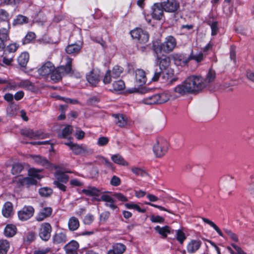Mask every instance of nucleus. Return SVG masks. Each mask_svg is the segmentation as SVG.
I'll return each mask as SVG.
<instances>
[{
	"mask_svg": "<svg viewBox=\"0 0 254 254\" xmlns=\"http://www.w3.org/2000/svg\"><path fill=\"white\" fill-rule=\"evenodd\" d=\"M207 85L202 76L191 75L173 88V96L177 98L188 94H195L201 92Z\"/></svg>",
	"mask_w": 254,
	"mask_h": 254,
	"instance_id": "1",
	"label": "nucleus"
},
{
	"mask_svg": "<svg viewBox=\"0 0 254 254\" xmlns=\"http://www.w3.org/2000/svg\"><path fill=\"white\" fill-rule=\"evenodd\" d=\"M66 64L62 65L52 70L51 73V78L55 82H57L62 79V77L69 73L71 71L72 59L67 57L65 59Z\"/></svg>",
	"mask_w": 254,
	"mask_h": 254,
	"instance_id": "2",
	"label": "nucleus"
},
{
	"mask_svg": "<svg viewBox=\"0 0 254 254\" xmlns=\"http://www.w3.org/2000/svg\"><path fill=\"white\" fill-rule=\"evenodd\" d=\"M176 46V39L172 36H169L161 44H153V50L157 55L161 52L169 54L173 51Z\"/></svg>",
	"mask_w": 254,
	"mask_h": 254,
	"instance_id": "3",
	"label": "nucleus"
},
{
	"mask_svg": "<svg viewBox=\"0 0 254 254\" xmlns=\"http://www.w3.org/2000/svg\"><path fill=\"white\" fill-rule=\"evenodd\" d=\"M169 143L164 139H160L154 145L153 150L156 156L161 157L164 156L168 151Z\"/></svg>",
	"mask_w": 254,
	"mask_h": 254,
	"instance_id": "4",
	"label": "nucleus"
},
{
	"mask_svg": "<svg viewBox=\"0 0 254 254\" xmlns=\"http://www.w3.org/2000/svg\"><path fill=\"white\" fill-rule=\"evenodd\" d=\"M130 34L133 39H136L141 44L147 43L149 40V36L148 32L141 28H136L131 31Z\"/></svg>",
	"mask_w": 254,
	"mask_h": 254,
	"instance_id": "5",
	"label": "nucleus"
},
{
	"mask_svg": "<svg viewBox=\"0 0 254 254\" xmlns=\"http://www.w3.org/2000/svg\"><path fill=\"white\" fill-rule=\"evenodd\" d=\"M52 228L49 223H43L39 228L38 235L39 237L44 241H48L51 235Z\"/></svg>",
	"mask_w": 254,
	"mask_h": 254,
	"instance_id": "6",
	"label": "nucleus"
},
{
	"mask_svg": "<svg viewBox=\"0 0 254 254\" xmlns=\"http://www.w3.org/2000/svg\"><path fill=\"white\" fill-rule=\"evenodd\" d=\"M64 144L68 146L73 154L76 155H85L90 152V150L83 144L79 145L70 141L65 142Z\"/></svg>",
	"mask_w": 254,
	"mask_h": 254,
	"instance_id": "7",
	"label": "nucleus"
},
{
	"mask_svg": "<svg viewBox=\"0 0 254 254\" xmlns=\"http://www.w3.org/2000/svg\"><path fill=\"white\" fill-rule=\"evenodd\" d=\"M34 212L35 209L32 206H24L18 211V218L21 221H26L33 216Z\"/></svg>",
	"mask_w": 254,
	"mask_h": 254,
	"instance_id": "8",
	"label": "nucleus"
},
{
	"mask_svg": "<svg viewBox=\"0 0 254 254\" xmlns=\"http://www.w3.org/2000/svg\"><path fill=\"white\" fill-rule=\"evenodd\" d=\"M152 17L156 20H160L164 17L163 6L161 2L155 3L151 8Z\"/></svg>",
	"mask_w": 254,
	"mask_h": 254,
	"instance_id": "9",
	"label": "nucleus"
},
{
	"mask_svg": "<svg viewBox=\"0 0 254 254\" xmlns=\"http://www.w3.org/2000/svg\"><path fill=\"white\" fill-rule=\"evenodd\" d=\"M161 3L164 11L168 12H175L180 7V3L177 0H166Z\"/></svg>",
	"mask_w": 254,
	"mask_h": 254,
	"instance_id": "10",
	"label": "nucleus"
},
{
	"mask_svg": "<svg viewBox=\"0 0 254 254\" xmlns=\"http://www.w3.org/2000/svg\"><path fill=\"white\" fill-rule=\"evenodd\" d=\"M21 134L31 139H42L44 138V134L40 131H36L34 132L32 129L25 128L20 130Z\"/></svg>",
	"mask_w": 254,
	"mask_h": 254,
	"instance_id": "11",
	"label": "nucleus"
},
{
	"mask_svg": "<svg viewBox=\"0 0 254 254\" xmlns=\"http://www.w3.org/2000/svg\"><path fill=\"white\" fill-rule=\"evenodd\" d=\"M41 206L42 208L40 210L36 217V220L39 222L42 221L46 218L50 217L53 211L51 207H44L43 203L41 204Z\"/></svg>",
	"mask_w": 254,
	"mask_h": 254,
	"instance_id": "12",
	"label": "nucleus"
},
{
	"mask_svg": "<svg viewBox=\"0 0 254 254\" xmlns=\"http://www.w3.org/2000/svg\"><path fill=\"white\" fill-rule=\"evenodd\" d=\"M54 69L55 66L51 62H47L38 69L37 71L40 76H46L51 74Z\"/></svg>",
	"mask_w": 254,
	"mask_h": 254,
	"instance_id": "13",
	"label": "nucleus"
},
{
	"mask_svg": "<svg viewBox=\"0 0 254 254\" xmlns=\"http://www.w3.org/2000/svg\"><path fill=\"white\" fill-rule=\"evenodd\" d=\"M9 40V27L8 28L0 29V51H3L5 48L6 43Z\"/></svg>",
	"mask_w": 254,
	"mask_h": 254,
	"instance_id": "14",
	"label": "nucleus"
},
{
	"mask_svg": "<svg viewBox=\"0 0 254 254\" xmlns=\"http://www.w3.org/2000/svg\"><path fill=\"white\" fill-rule=\"evenodd\" d=\"M79 247V245L77 241L72 240L66 244L63 249L65 251V254H78L77 250Z\"/></svg>",
	"mask_w": 254,
	"mask_h": 254,
	"instance_id": "15",
	"label": "nucleus"
},
{
	"mask_svg": "<svg viewBox=\"0 0 254 254\" xmlns=\"http://www.w3.org/2000/svg\"><path fill=\"white\" fill-rule=\"evenodd\" d=\"M202 242L199 240H191L187 245V251L189 254H194L200 248Z\"/></svg>",
	"mask_w": 254,
	"mask_h": 254,
	"instance_id": "16",
	"label": "nucleus"
},
{
	"mask_svg": "<svg viewBox=\"0 0 254 254\" xmlns=\"http://www.w3.org/2000/svg\"><path fill=\"white\" fill-rule=\"evenodd\" d=\"M1 212L5 218H10L14 214L13 206L10 201L5 202L2 208Z\"/></svg>",
	"mask_w": 254,
	"mask_h": 254,
	"instance_id": "17",
	"label": "nucleus"
},
{
	"mask_svg": "<svg viewBox=\"0 0 254 254\" xmlns=\"http://www.w3.org/2000/svg\"><path fill=\"white\" fill-rule=\"evenodd\" d=\"M86 79L91 85L96 86L100 81L99 74L97 71L92 70L86 75Z\"/></svg>",
	"mask_w": 254,
	"mask_h": 254,
	"instance_id": "18",
	"label": "nucleus"
},
{
	"mask_svg": "<svg viewBox=\"0 0 254 254\" xmlns=\"http://www.w3.org/2000/svg\"><path fill=\"white\" fill-rule=\"evenodd\" d=\"M114 122L118 127H126L127 124V118L123 114H114Z\"/></svg>",
	"mask_w": 254,
	"mask_h": 254,
	"instance_id": "19",
	"label": "nucleus"
},
{
	"mask_svg": "<svg viewBox=\"0 0 254 254\" xmlns=\"http://www.w3.org/2000/svg\"><path fill=\"white\" fill-rule=\"evenodd\" d=\"M136 82L141 86L144 84L146 82V77L145 71L141 69H137L135 70Z\"/></svg>",
	"mask_w": 254,
	"mask_h": 254,
	"instance_id": "20",
	"label": "nucleus"
},
{
	"mask_svg": "<svg viewBox=\"0 0 254 254\" xmlns=\"http://www.w3.org/2000/svg\"><path fill=\"white\" fill-rule=\"evenodd\" d=\"M32 158L38 165H41L46 168H50L51 164L46 158L40 155H31Z\"/></svg>",
	"mask_w": 254,
	"mask_h": 254,
	"instance_id": "21",
	"label": "nucleus"
},
{
	"mask_svg": "<svg viewBox=\"0 0 254 254\" xmlns=\"http://www.w3.org/2000/svg\"><path fill=\"white\" fill-rule=\"evenodd\" d=\"M101 200L106 202L105 204L106 206L109 207L113 210L118 208L117 206L115 204V200L110 196L107 194L102 195Z\"/></svg>",
	"mask_w": 254,
	"mask_h": 254,
	"instance_id": "22",
	"label": "nucleus"
},
{
	"mask_svg": "<svg viewBox=\"0 0 254 254\" xmlns=\"http://www.w3.org/2000/svg\"><path fill=\"white\" fill-rule=\"evenodd\" d=\"M52 240L55 244L65 243L67 241V236L64 232L56 233L53 236Z\"/></svg>",
	"mask_w": 254,
	"mask_h": 254,
	"instance_id": "23",
	"label": "nucleus"
},
{
	"mask_svg": "<svg viewBox=\"0 0 254 254\" xmlns=\"http://www.w3.org/2000/svg\"><path fill=\"white\" fill-rule=\"evenodd\" d=\"M81 48V44H71L67 46L65 50L68 54L75 55L79 53Z\"/></svg>",
	"mask_w": 254,
	"mask_h": 254,
	"instance_id": "24",
	"label": "nucleus"
},
{
	"mask_svg": "<svg viewBox=\"0 0 254 254\" xmlns=\"http://www.w3.org/2000/svg\"><path fill=\"white\" fill-rule=\"evenodd\" d=\"M17 232V228L15 225L13 224H7L4 230V234L6 237H12L14 236Z\"/></svg>",
	"mask_w": 254,
	"mask_h": 254,
	"instance_id": "25",
	"label": "nucleus"
},
{
	"mask_svg": "<svg viewBox=\"0 0 254 254\" xmlns=\"http://www.w3.org/2000/svg\"><path fill=\"white\" fill-rule=\"evenodd\" d=\"M79 221L76 217L72 216L69 219L68 227L70 231H74L76 230L79 228Z\"/></svg>",
	"mask_w": 254,
	"mask_h": 254,
	"instance_id": "26",
	"label": "nucleus"
},
{
	"mask_svg": "<svg viewBox=\"0 0 254 254\" xmlns=\"http://www.w3.org/2000/svg\"><path fill=\"white\" fill-rule=\"evenodd\" d=\"M157 62H159V69L163 70L166 69L170 65V60L168 57L159 58L157 57Z\"/></svg>",
	"mask_w": 254,
	"mask_h": 254,
	"instance_id": "27",
	"label": "nucleus"
},
{
	"mask_svg": "<svg viewBox=\"0 0 254 254\" xmlns=\"http://www.w3.org/2000/svg\"><path fill=\"white\" fill-rule=\"evenodd\" d=\"M158 104H163L167 102L170 98V94L169 91H166L160 93L156 94Z\"/></svg>",
	"mask_w": 254,
	"mask_h": 254,
	"instance_id": "28",
	"label": "nucleus"
},
{
	"mask_svg": "<svg viewBox=\"0 0 254 254\" xmlns=\"http://www.w3.org/2000/svg\"><path fill=\"white\" fill-rule=\"evenodd\" d=\"M55 176L56 177V180L54 181H58L64 184H66L68 182L69 178L67 175L60 171H56Z\"/></svg>",
	"mask_w": 254,
	"mask_h": 254,
	"instance_id": "29",
	"label": "nucleus"
},
{
	"mask_svg": "<svg viewBox=\"0 0 254 254\" xmlns=\"http://www.w3.org/2000/svg\"><path fill=\"white\" fill-rule=\"evenodd\" d=\"M29 60V54L27 52L22 53L17 59V62L21 67H25Z\"/></svg>",
	"mask_w": 254,
	"mask_h": 254,
	"instance_id": "30",
	"label": "nucleus"
},
{
	"mask_svg": "<svg viewBox=\"0 0 254 254\" xmlns=\"http://www.w3.org/2000/svg\"><path fill=\"white\" fill-rule=\"evenodd\" d=\"M111 159L112 160L117 164L122 166H128V165L127 162L124 158L119 154L112 155Z\"/></svg>",
	"mask_w": 254,
	"mask_h": 254,
	"instance_id": "31",
	"label": "nucleus"
},
{
	"mask_svg": "<svg viewBox=\"0 0 254 254\" xmlns=\"http://www.w3.org/2000/svg\"><path fill=\"white\" fill-rule=\"evenodd\" d=\"M154 229L163 238L167 237V235L170 233V227L168 226H165L163 227L157 226L154 228Z\"/></svg>",
	"mask_w": 254,
	"mask_h": 254,
	"instance_id": "32",
	"label": "nucleus"
},
{
	"mask_svg": "<svg viewBox=\"0 0 254 254\" xmlns=\"http://www.w3.org/2000/svg\"><path fill=\"white\" fill-rule=\"evenodd\" d=\"M20 184L23 186L29 187L30 186L36 185L37 183L36 180L31 177L23 178L19 181Z\"/></svg>",
	"mask_w": 254,
	"mask_h": 254,
	"instance_id": "33",
	"label": "nucleus"
},
{
	"mask_svg": "<svg viewBox=\"0 0 254 254\" xmlns=\"http://www.w3.org/2000/svg\"><path fill=\"white\" fill-rule=\"evenodd\" d=\"M72 131V127L67 125L62 130L61 133L58 134V137L60 138H67L71 133Z\"/></svg>",
	"mask_w": 254,
	"mask_h": 254,
	"instance_id": "34",
	"label": "nucleus"
},
{
	"mask_svg": "<svg viewBox=\"0 0 254 254\" xmlns=\"http://www.w3.org/2000/svg\"><path fill=\"white\" fill-rule=\"evenodd\" d=\"M10 244L6 240H0V254H7Z\"/></svg>",
	"mask_w": 254,
	"mask_h": 254,
	"instance_id": "35",
	"label": "nucleus"
},
{
	"mask_svg": "<svg viewBox=\"0 0 254 254\" xmlns=\"http://www.w3.org/2000/svg\"><path fill=\"white\" fill-rule=\"evenodd\" d=\"M126 250V247L122 243H116L113 246L112 250L116 254H123Z\"/></svg>",
	"mask_w": 254,
	"mask_h": 254,
	"instance_id": "36",
	"label": "nucleus"
},
{
	"mask_svg": "<svg viewBox=\"0 0 254 254\" xmlns=\"http://www.w3.org/2000/svg\"><path fill=\"white\" fill-rule=\"evenodd\" d=\"M28 22V18L22 15H18L16 18L14 20L13 25H22L24 23Z\"/></svg>",
	"mask_w": 254,
	"mask_h": 254,
	"instance_id": "37",
	"label": "nucleus"
},
{
	"mask_svg": "<svg viewBox=\"0 0 254 254\" xmlns=\"http://www.w3.org/2000/svg\"><path fill=\"white\" fill-rule=\"evenodd\" d=\"M111 71L112 77L116 78L120 76L123 71V68L119 65H115Z\"/></svg>",
	"mask_w": 254,
	"mask_h": 254,
	"instance_id": "38",
	"label": "nucleus"
},
{
	"mask_svg": "<svg viewBox=\"0 0 254 254\" xmlns=\"http://www.w3.org/2000/svg\"><path fill=\"white\" fill-rule=\"evenodd\" d=\"M203 59V55L202 53H200L198 54L193 55L191 54L187 59L185 60V63L187 64L190 60H194L197 63L201 62Z\"/></svg>",
	"mask_w": 254,
	"mask_h": 254,
	"instance_id": "39",
	"label": "nucleus"
},
{
	"mask_svg": "<svg viewBox=\"0 0 254 254\" xmlns=\"http://www.w3.org/2000/svg\"><path fill=\"white\" fill-rule=\"evenodd\" d=\"M202 219L204 222L209 224L211 227L213 228L220 236L223 237V234L222 233V231L213 222L206 218H202Z\"/></svg>",
	"mask_w": 254,
	"mask_h": 254,
	"instance_id": "40",
	"label": "nucleus"
},
{
	"mask_svg": "<svg viewBox=\"0 0 254 254\" xmlns=\"http://www.w3.org/2000/svg\"><path fill=\"white\" fill-rule=\"evenodd\" d=\"M20 85L21 87L30 91L34 90L33 84L28 80H22L20 83Z\"/></svg>",
	"mask_w": 254,
	"mask_h": 254,
	"instance_id": "41",
	"label": "nucleus"
},
{
	"mask_svg": "<svg viewBox=\"0 0 254 254\" xmlns=\"http://www.w3.org/2000/svg\"><path fill=\"white\" fill-rule=\"evenodd\" d=\"M142 102L145 104L147 105L158 104V101L156 94L144 98L142 100Z\"/></svg>",
	"mask_w": 254,
	"mask_h": 254,
	"instance_id": "42",
	"label": "nucleus"
},
{
	"mask_svg": "<svg viewBox=\"0 0 254 254\" xmlns=\"http://www.w3.org/2000/svg\"><path fill=\"white\" fill-rule=\"evenodd\" d=\"M36 37L35 34L32 32H29L26 35L22 40L23 45H26L30 43L32 40H34Z\"/></svg>",
	"mask_w": 254,
	"mask_h": 254,
	"instance_id": "43",
	"label": "nucleus"
},
{
	"mask_svg": "<svg viewBox=\"0 0 254 254\" xmlns=\"http://www.w3.org/2000/svg\"><path fill=\"white\" fill-rule=\"evenodd\" d=\"M125 87V84L124 82L122 80H118L115 81L113 83V90L115 91H121L124 89Z\"/></svg>",
	"mask_w": 254,
	"mask_h": 254,
	"instance_id": "44",
	"label": "nucleus"
},
{
	"mask_svg": "<svg viewBox=\"0 0 254 254\" xmlns=\"http://www.w3.org/2000/svg\"><path fill=\"white\" fill-rule=\"evenodd\" d=\"M41 172V170L36 169L35 168H30L28 170V175L31 178L40 179L42 177L39 174V173Z\"/></svg>",
	"mask_w": 254,
	"mask_h": 254,
	"instance_id": "45",
	"label": "nucleus"
},
{
	"mask_svg": "<svg viewBox=\"0 0 254 254\" xmlns=\"http://www.w3.org/2000/svg\"><path fill=\"white\" fill-rule=\"evenodd\" d=\"M24 169L23 166L20 163L14 164L11 169V173L16 175L19 174Z\"/></svg>",
	"mask_w": 254,
	"mask_h": 254,
	"instance_id": "46",
	"label": "nucleus"
},
{
	"mask_svg": "<svg viewBox=\"0 0 254 254\" xmlns=\"http://www.w3.org/2000/svg\"><path fill=\"white\" fill-rule=\"evenodd\" d=\"M82 192L88 196L98 195L99 193L98 190L94 187L88 189H83Z\"/></svg>",
	"mask_w": 254,
	"mask_h": 254,
	"instance_id": "47",
	"label": "nucleus"
},
{
	"mask_svg": "<svg viewBox=\"0 0 254 254\" xmlns=\"http://www.w3.org/2000/svg\"><path fill=\"white\" fill-rule=\"evenodd\" d=\"M208 24L210 26L211 29V35L212 36H215L217 35L218 32V22L216 21L210 23L209 21L208 22Z\"/></svg>",
	"mask_w": 254,
	"mask_h": 254,
	"instance_id": "48",
	"label": "nucleus"
},
{
	"mask_svg": "<svg viewBox=\"0 0 254 254\" xmlns=\"http://www.w3.org/2000/svg\"><path fill=\"white\" fill-rule=\"evenodd\" d=\"M176 238L179 243L182 244L186 239V236L182 230H178L176 233Z\"/></svg>",
	"mask_w": 254,
	"mask_h": 254,
	"instance_id": "49",
	"label": "nucleus"
},
{
	"mask_svg": "<svg viewBox=\"0 0 254 254\" xmlns=\"http://www.w3.org/2000/svg\"><path fill=\"white\" fill-rule=\"evenodd\" d=\"M52 192V190L48 188H41L39 190V193L42 196H49Z\"/></svg>",
	"mask_w": 254,
	"mask_h": 254,
	"instance_id": "50",
	"label": "nucleus"
},
{
	"mask_svg": "<svg viewBox=\"0 0 254 254\" xmlns=\"http://www.w3.org/2000/svg\"><path fill=\"white\" fill-rule=\"evenodd\" d=\"M216 73L214 70L210 69L207 74L206 79L205 80L206 83H210L213 81L215 78Z\"/></svg>",
	"mask_w": 254,
	"mask_h": 254,
	"instance_id": "51",
	"label": "nucleus"
},
{
	"mask_svg": "<svg viewBox=\"0 0 254 254\" xmlns=\"http://www.w3.org/2000/svg\"><path fill=\"white\" fill-rule=\"evenodd\" d=\"M131 171L134 174L138 176L143 177L147 175L145 171L139 168L133 167L131 169Z\"/></svg>",
	"mask_w": 254,
	"mask_h": 254,
	"instance_id": "52",
	"label": "nucleus"
},
{
	"mask_svg": "<svg viewBox=\"0 0 254 254\" xmlns=\"http://www.w3.org/2000/svg\"><path fill=\"white\" fill-rule=\"evenodd\" d=\"M7 114L9 116H14L17 114L16 107L13 105H10L6 109Z\"/></svg>",
	"mask_w": 254,
	"mask_h": 254,
	"instance_id": "53",
	"label": "nucleus"
},
{
	"mask_svg": "<svg viewBox=\"0 0 254 254\" xmlns=\"http://www.w3.org/2000/svg\"><path fill=\"white\" fill-rule=\"evenodd\" d=\"M19 47V45L16 43H12L9 44L6 48L5 52L7 51L8 53H14L16 51Z\"/></svg>",
	"mask_w": 254,
	"mask_h": 254,
	"instance_id": "54",
	"label": "nucleus"
},
{
	"mask_svg": "<svg viewBox=\"0 0 254 254\" xmlns=\"http://www.w3.org/2000/svg\"><path fill=\"white\" fill-rule=\"evenodd\" d=\"M121 180L120 178L116 176H113L111 179L110 184L114 187H117L121 185Z\"/></svg>",
	"mask_w": 254,
	"mask_h": 254,
	"instance_id": "55",
	"label": "nucleus"
},
{
	"mask_svg": "<svg viewBox=\"0 0 254 254\" xmlns=\"http://www.w3.org/2000/svg\"><path fill=\"white\" fill-rule=\"evenodd\" d=\"M94 220V216L91 214H88L85 216L83 219V223L85 225H89L93 222Z\"/></svg>",
	"mask_w": 254,
	"mask_h": 254,
	"instance_id": "56",
	"label": "nucleus"
},
{
	"mask_svg": "<svg viewBox=\"0 0 254 254\" xmlns=\"http://www.w3.org/2000/svg\"><path fill=\"white\" fill-rule=\"evenodd\" d=\"M112 77L111 71L110 70H107L103 78L104 83L105 84L110 83L112 81Z\"/></svg>",
	"mask_w": 254,
	"mask_h": 254,
	"instance_id": "57",
	"label": "nucleus"
},
{
	"mask_svg": "<svg viewBox=\"0 0 254 254\" xmlns=\"http://www.w3.org/2000/svg\"><path fill=\"white\" fill-rule=\"evenodd\" d=\"M53 184L55 187L59 189L63 192H65L66 190V187L64 185V183H60L58 181H54Z\"/></svg>",
	"mask_w": 254,
	"mask_h": 254,
	"instance_id": "58",
	"label": "nucleus"
},
{
	"mask_svg": "<svg viewBox=\"0 0 254 254\" xmlns=\"http://www.w3.org/2000/svg\"><path fill=\"white\" fill-rule=\"evenodd\" d=\"M109 142V139L107 137H100L98 139L97 144L99 146H103L107 145Z\"/></svg>",
	"mask_w": 254,
	"mask_h": 254,
	"instance_id": "59",
	"label": "nucleus"
},
{
	"mask_svg": "<svg viewBox=\"0 0 254 254\" xmlns=\"http://www.w3.org/2000/svg\"><path fill=\"white\" fill-rule=\"evenodd\" d=\"M51 251V249L50 248H46L45 249H39L34 251V254H47Z\"/></svg>",
	"mask_w": 254,
	"mask_h": 254,
	"instance_id": "60",
	"label": "nucleus"
},
{
	"mask_svg": "<svg viewBox=\"0 0 254 254\" xmlns=\"http://www.w3.org/2000/svg\"><path fill=\"white\" fill-rule=\"evenodd\" d=\"M9 14L8 12L2 9H0V20L1 21H6L8 19Z\"/></svg>",
	"mask_w": 254,
	"mask_h": 254,
	"instance_id": "61",
	"label": "nucleus"
},
{
	"mask_svg": "<svg viewBox=\"0 0 254 254\" xmlns=\"http://www.w3.org/2000/svg\"><path fill=\"white\" fill-rule=\"evenodd\" d=\"M150 220L154 223H163L164 221V218L160 216H151Z\"/></svg>",
	"mask_w": 254,
	"mask_h": 254,
	"instance_id": "62",
	"label": "nucleus"
},
{
	"mask_svg": "<svg viewBox=\"0 0 254 254\" xmlns=\"http://www.w3.org/2000/svg\"><path fill=\"white\" fill-rule=\"evenodd\" d=\"M162 73V70L160 69H156L154 71V75L152 78V81H157L158 80L160 76H161V73Z\"/></svg>",
	"mask_w": 254,
	"mask_h": 254,
	"instance_id": "63",
	"label": "nucleus"
},
{
	"mask_svg": "<svg viewBox=\"0 0 254 254\" xmlns=\"http://www.w3.org/2000/svg\"><path fill=\"white\" fill-rule=\"evenodd\" d=\"M35 238V235L33 232H29L27 233L24 238V240L26 242H31L34 240Z\"/></svg>",
	"mask_w": 254,
	"mask_h": 254,
	"instance_id": "64",
	"label": "nucleus"
}]
</instances>
